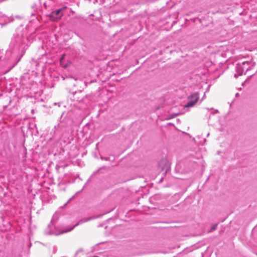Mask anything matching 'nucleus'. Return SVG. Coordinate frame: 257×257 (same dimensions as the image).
Returning <instances> with one entry per match:
<instances>
[{"instance_id": "obj_1", "label": "nucleus", "mask_w": 257, "mask_h": 257, "mask_svg": "<svg viewBox=\"0 0 257 257\" xmlns=\"http://www.w3.org/2000/svg\"><path fill=\"white\" fill-rule=\"evenodd\" d=\"M31 43L26 33L18 34L12 40L10 47L14 53L20 54L22 56Z\"/></svg>"}, {"instance_id": "obj_2", "label": "nucleus", "mask_w": 257, "mask_h": 257, "mask_svg": "<svg viewBox=\"0 0 257 257\" xmlns=\"http://www.w3.org/2000/svg\"><path fill=\"white\" fill-rule=\"evenodd\" d=\"M249 63L248 61H244L236 64L235 70L238 75H241L245 72L248 70Z\"/></svg>"}, {"instance_id": "obj_3", "label": "nucleus", "mask_w": 257, "mask_h": 257, "mask_svg": "<svg viewBox=\"0 0 257 257\" xmlns=\"http://www.w3.org/2000/svg\"><path fill=\"white\" fill-rule=\"evenodd\" d=\"M199 95L198 92L192 93L188 98V102L184 105V108H188L193 106L198 101Z\"/></svg>"}, {"instance_id": "obj_4", "label": "nucleus", "mask_w": 257, "mask_h": 257, "mask_svg": "<svg viewBox=\"0 0 257 257\" xmlns=\"http://www.w3.org/2000/svg\"><path fill=\"white\" fill-rule=\"evenodd\" d=\"M67 7L65 6L55 11H53L50 16L51 19L54 21L60 19L63 15L62 12Z\"/></svg>"}, {"instance_id": "obj_5", "label": "nucleus", "mask_w": 257, "mask_h": 257, "mask_svg": "<svg viewBox=\"0 0 257 257\" xmlns=\"http://www.w3.org/2000/svg\"><path fill=\"white\" fill-rule=\"evenodd\" d=\"M54 128L56 132L61 136H63L68 131V127L64 122H60Z\"/></svg>"}, {"instance_id": "obj_6", "label": "nucleus", "mask_w": 257, "mask_h": 257, "mask_svg": "<svg viewBox=\"0 0 257 257\" xmlns=\"http://www.w3.org/2000/svg\"><path fill=\"white\" fill-rule=\"evenodd\" d=\"M39 4L44 9L47 10L50 8L53 5L52 0H39Z\"/></svg>"}, {"instance_id": "obj_7", "label": "nucleus", "mask_w": 257, "mask_h": 257, "mask_svg": "<svg viewBox=\"0 0 257 257\" xmlns=\"http://www.w3.org/2000/svg\"><path fill=\"white\" fill-rule=\"evenodd\" d=\"M90 219H86V220H80L76 224H75V225H74L73 227H72L70 229H69L67 231H66L65 232H67V231H71L76 226H77V225H78L79 224H80V223H82L83 222H86L87 221H88Z\"/></svg>"}, {"instance_id": "obj_8", "label": "nucleus", "mask_w": 257, "mask_h": 257, "mask_svg": "<svg viewBox=\"0 0 257 257\" xmlns=\"http://www.w3.org/2000/svg\"><path fill=\"white\" fill-rule=\"evenodd\" d=\"M57 1L60 2L61 3L68 4V3L71 2L73 0H57Z\"/></svg>"}, {"instance_id": "obj_9", "label": "nucleus", "mask_w": 257, "mask_h": 257, "mask_svg": "<svg viewBox=\"0 0 257 257\" xmlns=\"http://www.w3.org/2000/svg\"><path fill=\"white\" fill-rule=\"evenodd\" d=\"M216 225H217L216 224L214 225L211 227V231H213V230H215V228H216Z\"/></svg>"}, {"instance_id": "obj_10", "label": "nucleus", "mask_w": 257, "mask_h": 257, "mask_svg": "<svg viewBox=\"0 0 257 257\" xmlns=\"http://www.w3.org/2000/svg\"><path fill=\"white\" fill-rule=\"evenodd\" d=\"M64 57H65V55H63L61 57V59H60V61L62 62V61L63 60V59L64 58Z\"/></svg>"}]
</instances>
